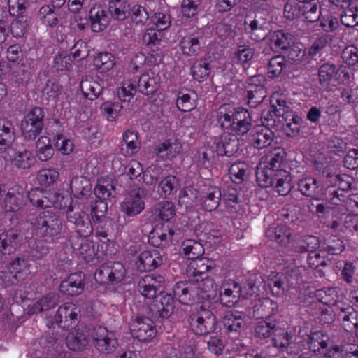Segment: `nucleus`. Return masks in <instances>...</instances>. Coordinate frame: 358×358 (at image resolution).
<instances>
[{
	"instance_id": "1",
	"label": "nucleus",
	"mask_w": 358,
	"mask_h": 358,
	"mask_svg": "<svg viewBox=\"0 0 358 358\" xmlns=\"http://www.w3.org/2000/svg\"><path fill=\"white\" fill-rule=\"evenodd\" d=\"M330 342L327 334L321 331L312 333L309 338V348L315 353L318 352L324 354L327 358H358V346L348 344L341 348L338 346L329 348Z\"/></svg>"
},
{
	"instance_id": "2",
	"label": "nucleus",
	"mask_w": 358,
	"mask_h": 358,
	"mask_svg": "<svg viewBox=\"0 0 358 358\" xmlns=\"http://www.w3.org/2000/svg\"><path fill=\"white\" fill-rule=\"evenodd\" d=\"M284 150L275 148L262 157L257 169V182L260 187H268L273 185V178L281 168L284 160Z\"/></svg>"
},
{
	"instance_id": "3",
	"label": "nucleus",
	"mask_w": 358,
	"mask_h": 358,
	"mask_svg": "<svg viewBox=\"0 0 358 358\" xmlns=\"http://www.w3.org/2000/svg\"><path fill=\"white\" fill-rule=\"evenodd\" d=\"M218 122L224 129L235 135L246 134L251 127L250 115L243 108L226 111L222 107L219 112Z\"/></svg>"
},
{
	"instance_id": "4",
	"label": "nucleus",
	"mask_w": 358,
	"mask_h": 358,
	"mask_svg": "<svg viewBox=\"0 0 358 358\" xmlns=\"http://www.w3.org/2000/svg\"><path fill=\"white\" fill-rule=\"evenodd\" d=\"M126 275V269L120 262H108L99 268L95 273L96 282L103 285H117L122 282Z\"/></svg>"
},
{
	"instance_id": "5",
	"label": "nucleus",
	"mask_w": 358,
	"mask_h": 358,
	"mask_svg": "<svg viewBox=\"0 0 358 358\" xmlns=\"http://www.w3.org/2000/svg\"><path fill=\"white\" fill-rule=\"evenodd\" d=\"M29 261L24 257H17L1 271L0 278L6 285H13L17 281L26 279L29 273Z\"/></svg>"
},
{
	"instance_id": "6",
	"label": "nucleus",
	"mask_w": 358,
	"mask_h": 358,
	"mask_svg": "<svg viewBox=\"0 0 358 358\" xmlns=\"http://www.w3.org/2000/svg\"><path fill=\"white\" fill-rule=\"evenodd\" d=\"M79 313L80 309L76 304L64 303L59 307L53 320H47L46 325L50 328L55 323L62 329H69L78 322Z\"/></svg>"
},
{
	"instance_id": "7",
	"label": "nucleus",
	"mask_w": 358,
	"mask_h": 358,
	"mask_svg": "<svg viewBox=\"0 0 358 358\" xmlns=\"http://www.w3.org/2000/svg\"><path fill=\"white\" fill-rule=\"evenodd\" d=\"M44 112L36 107L32 109L22 120L20 129L24 138L32 140L36 138L43 127Z\"/></svg>"
},
{
	"instance_id": "8",
	"label": "nucleus",
	"mask_w": 358,
	"mask_h": 358,
	"mask_svg": "<svg viewBox=\"0 0 358 358\" xmlns=\"http://www.w3.org/2000/svg\"><path fill=\"white\" fill-rule=\"evenodd\" d=\"M216 318L213 313L201 308L190 316L189 325L192 331L196 335H205L215 329Z\"/></svg>"
},
{
	"instance_id": "9",
	"label": "nucleus",
	"mask_w": 358,
	"mask_h": 358,
	"mask_svg": "<svg viewBox=\"0 0 358 358\" xmlns=\"http://www.w3.org/2000/svg\"><path fill=\"white\" fill-rule=\"evenodd\" d=\"M256 334L261 338L273 336L274 345L278 348H284L289 344V335L285 329L276 328L273 322L261 321L255 329Z\"/></svg>"
},
{
	"instance_id": "10",
	"label": "nucleus",
	"mask_w": 358,
	"mask_h": 358,
	"mask_svg": "<svg viewBox=\"0 0 358 358\" xmlns=\"http://www.w3.org/2000/svg\"><path fill=\"white\" fill-rule=\"evenodd\" d=\"M132 336L140 341H150L156 336V328L154 322L146 317H136L129 324Z\"/></svg>"
},
{
	"instance_id": "11",
	"label": "nucleus",
	"mask_w": 358,
	"mask_h": 358,
	"mask_svg": "<svg viewBox=\"0 0 358 358\" xmlns=\"http://www.w3.org/2000/svg\"><path fill=\"white\" fill-rule=\"evenodd\" d=\"M163 259L156 249L142 251L135 260V265L141 272L150 271L162 264Z\"/></svg>"
},
{
	"instance_id": "12",
	"label": "nucleus",
	"mask_w": 358,
	"mask_h": 358,
	"mask_svg": "<svg viewBox=\"0 0 358 358\" xmlns=\"http://www.w3.org/2000/svg\"><path fill=\"white\" fill-rule=\"evenodd\" d=\"M164 278L160 275L150 274L144 276L138 282L141 295L148 299L155 298L163 287Z\"/></svg>"
},
{
	"instance_id": "13",
	"label": "nucleus",
	"mask_w": 358,
	"mask_h": 358,
	"mask_svg": "<svg viewBox=\"0 0 358 358\" xmlns=\"http://www.w3.org/2000/svg\"><path fill=\"white\" fill-rule=\"evenodd\" d=\"M26 189L23 185H15L10 187L4 199V206L7 211L15 212L24 204Z\"/></svg>"
},
{
	"instance_id": "14",
	"label": "nucleus",
	"mask_w": 358,
	"mask_h": 358,
	"mask_svg": "<svg viewBox=\"0 0 358 358\" xmlns=\"http://www.w3.org/2000/svg\"><path fill=\"white\" fill-rule=\"evenodd\" d=\"M223 326L229 334L241 335L246 329L243 313L231 310L227 312L222 320Z\"/></svg>"
},
{
	"instance_id": "15",
	"label": "nucleus",
	"mask_w": 358,
	"mask_h": 358,
	"mask_svg": "<svg viewBox=\"0 0 358 358\" xmlns=\"http://www.w3.org/2000/svg\"><path fill=\"white\" fill-rule=\"evenodd\" d=\"M241 294V287L238 282L232 280H224L221 286L219 297L220 302L231 307L238 301Z\"/></svg>"
},
{
	"instance_id": "16",
	"label": "nucleus",
	"mask_w": 358,
	"mask_h": 358,
	"mask_svg": "<svg viewBox=\"0 0 358 358\" xmlns=\"http://www.w3.org/2000/svg\"><path fill=\"white\" fill-rule=\"evenodd\" d=\"M174 231L169 224L156 226L149 235V241L155 247H166L173 241Z\"/></svg>"
},
{
	"instance_id": "17",
	"label": "nucleus",
	"mask_w": 358,
	"mask_h": 358,
	"mask_svg": "<svg viewBox=\"0 0 358 358\" xmlns=\"http://www.w3.org/2000/svg\"><path fill=\"white\" fill-rule=\"evenodd\" d=\"M84 279L85 276L82 273H71L61 282L59 290L69 296L78 295L84 289Z\"/></svg>"
},
{
	"instance_id": "18",
	"label": "nucleus",
	"mask_w": 358,
	"mask_h": 358,
	"mask_svg": "<svg viewBox=\"0 0 358 358\" xmlns=\"http://www.w3.org/2000/svg\"><path fill=\"white\" fill-rule=\"evenodd\" d=\"M96 348L101 352H110L117 346V341L112 332L104 327H99L92 335Z\"/></svg>"
},
{
	"instance_id": "19",
	"label": "nucleus",
	"mask_w": 358,
	"mask_h": 358,
	"mask_svg": "<svg viewBox=\"0 0 358 358\" xmlns=\"http://www.w3.org/2000/svg\"><path fill=\"white\" fill-rule=\"evenodd\" d=\"M145 196L143 189H139L134 196L127 198L121 204V210L127 216L132 217L138 215L145 208L143 197Z\"/></svg>"
},
{
	"instance_id": "20",
	"label": "nucleus",
	"mask_w": 358,
	"mask_h": 358,
	"mask_svg": "<svg viewBox=\"0 0 358 358\" xmlns=\"http://www.w3.org/2000/svg\"><path fill=\"white\" fill-rule=\"evenodd\" d=\"M182 150V143L175 138L165 140L155 148V152L158 157L168 159L176 157Z\"/></svg>"
},
{
	"instance_id": "21",
	"label": "nucleus",
	"mask_w": 358,
	"mask_h": 358,
	"mask_svg": "<svg viewBox=\"0 0 358 358\" xmlns=\"http://www.w3.org/2000/svg\"><path fill=\"white\" fill-rule=\"evenodd\" d=\"M173 292L178 301L185 305L191 304L196 297H199L196 284L193 282H180L175 286Z\"/></svg>"
},
{
	"instance_id": "22",
	"label": "nucleus",
	"mask_w": 358,
	"mask_h": 358,
	"mask_svg": "<svg viewBox=\"0 0 358 358\" xmlns=\"http://www.w3.org/2000/svg\"><path fill=\"white\" fill-rule=\"evenodd\" d=\"M215 268V263L209 259H196L192 260L188 265L187 273L189 277H192L195 282H199V278L206 276V273Z\"/></svg>"
},
{
	"instance_id": "23",
	"label": "nucleus",
	"mask_w": 358,
	"mask_h": 358,
	"mask_svg": "<svg viewBox=\"0 0 358 358\" xmlns=\"http://www.w3.org/2000/svg\"><path fill=\"white\" fill-rule=\"evenodd\" d=\"M29 197L34 206L41 208H48L54 206L59 198L54 192H48L43 193L38 189H32L29 193Z\"/></svg>"
},
{
	"instance_id": "24",
	"label": "nucleus",
	"mask_w": 358,
	"mask_h": 358,
	"mask_svg": "<svg viewBox=\"0 0 358 358\" xmlns=\"http://www.w3.org/2000/svg\"><path fill=\"white\" fill-rule=\"evenodd\" d=\"M73 210L72 206L69 205L66 210V217L69 222L75 224L76 231L80 236L87 237L90 236L93 231L90 221L85 217L84 214L72 215Z\"/></svg>"
},
{
	"instance_id": "25",
	"label": "nucleus",
	"mask_w": 358,
	"mask_h": 358,
	"mask_svg": "<svg viewBox=\"0 0 358 358\" xmlns=\"http://www.w3.org/2000/svg\"><path fill=\"white\" fill-rule=\"evenodd\" d=\"M35 225L38 233L43 236L56 237L62 230V222L57 217H51L48 220L41 217Z\"/></svg>"
},
{
	"instance_id": "26",
	"label": "nucleus",
	"mask_w": 358,
	"mask_h": 358,
	"mask_svg": "<svg viewBox=\"0 0 358 358\" xmlns=\"http://www.w3.org/2000/svg\"><path fill=\"white\" fill-rule=\"evenodd\" d=\"M90 20L92 29L94 32L104 30L109 24V17L106 11L101 6H93L90 11Z\"/></svg>"
},
{
	"instance_id": "27",
	"label": "nucleus",
	"mask_w": 358,
	"mask_h": 358,
	"mask_svg": "<svg viewBox=\"0 0 358 358\" xmlns=\"http://www.w3.org/2000/svg\"><path fill=\"white\" fill-rule=\"evenodd\" d=\"M330 197L327 196V199L331 203L340 206L341 202L345 203L347 211L351 214L358 215V194L350 195L348 198L345 199L342 194L339 195L337 192L333 190L329 191Z\"/></svg>"
},
{
	"instance_id": "28",
	"label": "nucleus",
	"mask_w": 358,
	"mask_h": 358,
	"mask_svg": "<svg viewBox=\"0 0 358 358\" xmlns=\"http://www.w3.org/2000/svg\"><path fill=\"white\" fill-rule=\"evenodd\" d=\"M203 196L199 199L208 211L217 208L220 203L221 192L216 186L209 185L202 190Z\"/></svg>"
},
{
	"instance_id": "29",
	"label": "nucleus",
	"mask_w": 358,
	"mask_h": 358,
	"mask_svg": "<svg viewBox=\"0 0 358 358\" xmlns=\"http://www.w3.org/2000/svg\"><path fill=\"white\" fill-rule=\"evenodd\" d=\"M323 175L326 178V183L329 184L332 187H337L338 189L341 191H348L351 189L353 179L346 174H336L329 171V170H324Z\"/></svg>"
},
{
	"instance_id": "30",
	"label": "nucleus",
	"mask_w": 358,
	"mask_h": 358,
	"mask_svg": "<svg viewBox=\"0 0 358 358\" xmlns=\"http://www.w3.org/2000/svg\"><path fill=\"white\" fill-rule=\"evenodd\" d=\"M196 94L188 89L180 90L177 96L176 107L182 112H189L197 106Z\"/></svg>"
},
{
	"instance_id": "31",
	"label": "nucleus",
	"mask_w": 358,
	"mask_h": 358,
	"mask_svg": "<svg viewBox=\"0 0 358 358\" xmlns=\"http://www.w3.org/2000/svg\"><path fill=\"white\" fill-rule=\"evenodd\" d=\"M273 136V132L269 128L257 126L255 128L251 141L255 148L262 149L271 145Z\"/></svg>"
},
{
	"instance_id": "32",
	"label": "nucleus",
	"mask_w": 358,
	"mask_h": 358,
	"mask_svg": "<svg viewBox=\"0 0 358 358\" xmlns=\"http://www.w3.org/2000/svg\"><path fill=\"white\" fill-rule=\"evenodd\" d=\"M159 81L160 77L152 71L143 73L138 79V90L144 94H152L157 90Z\"/></svg>"
},
{
	"instance_id": "33",
	"label": "nucleus",
	"mask_w": 358,
	"mask_h": 358,
	"mask_svg": "<svg viewBox=\"0 0 358 358\" xmlns=\"http://www.w3.org/2000/svg\"><path fill=\"white\" fill-rule=\"evenodd\" d=\"M19 245V234L14 230H8L0 235V252L10 255L16 250Z\"/></svg>"
},
{
	"instance_id": "34",
	"label": "nucleus",
	"mask_w": 358,
	"mask_h": 358,
	"mask_svg": "<svg viewBox=\"0 0 358 358\" xmlns=\"http://www.w3.org/2000/svg\"><path fill=\"white\" fill-rule=\"evenodd\" d=\"M3 158L6 162L12 161L13 164L20 169H29L36 163L32 152L26 149L17 152L13 159H9L7 155H5Z\"/></svg>"
},
{
	"instance_id": "35",
	"label": "nucleus",
	"mask_w": 358,
	"mask_h": 358,
	"mask_svg": "<svg viewBox=\"0 0 358 358\" xmlns=\"http://www.w3.org/2000/svg\"><path fill=\"white\" fill-rule=\"evenodd\" d=\"M109 12L115 20L123 21L130 16V5L128 0H110Z\"/></svg>"
},
{
	"instance_id": "36",
	"label": "nucleus",
	"mask_w": 358,
	"mask_h": 358,
	"mask_svg": "<svg viewBox=\"0 0 358 358\" xmlns=\"http://www.w3.org/2000/svg\"><path fill=\"white\" fill-rule=\"evenodd\" d=\"M15 138L13 124L6 120H0V150L9 148Z\"/></svg>"
},
{
	"instance_id": "37",
	"label": "nucleus",
	"mask_w": 358,
	"mask_h": 358,
	"mask_svg": "<svg viewBox=\"0 0 358 358\" xmlns=\"http://www.w3.org/2000/svg\"><path fill=\"white\" fill-rule=\"evenodd\" d=\"M140 147V143L136 132L127 130L123 134L121 145V152L124 156H131L136 153Z\"/></svg>"
},
{
	"instance_id": "38",
	"label": "nucleus",
	"mask_w": 358,
	"mask_h": 358,
	"mask_svg": "<svg viewBox=\"0 0 358 358\" xmlns=\"http://www.w3.org/2000/svg\"><path fill=\"white\" fill-rule=\"evenodd\" d=\"M272 112L277 117H285L293 113L290 104L278 93H273L271 97Z\"/></svg>"
},
{
	"instance_id": "39",
	"label": "nucleus",
	"mask_w": 358,
	"mask_h": 358,
	"mask_svg": "<svg viewBox=\"0 0 358 358\" xmlns=\"http://www.w3.org/2000/svg\"><path fill=\"white\" fill-rule=\"evenodd\" d=\"M269 41L271 48L275 51H280L289 47L292 42V36L282 31H276L271 34Z\"/></svg>"
},
{
	"instance_id": "40",
	"label": "nucleus",
	"mask_w": 358,
	"mask_h": 358,
	"mask_svg": "<svg viewBox=\"0 0 358 358\" xmlns=\"http://www.w3.org/2000/svg\"><path fill=\"white\" fill-rule=\"evenodd\" d=\"M123 106L117 101H107L103 102L101 107V113L110 122L116 121L122 115Z\"/></svg>"
},
{
	"instance_id": "41",
	"label": "nucleus",
	"mask_w": 358,
	"mask_h": 358,
	"mask_svg": "<svg viewBox=\"0 0 358 358\" xmlns=\"http://www.w3.org/2000/svg\"><path fill=\"white\" fill-rule=\"evenodd\" d=\"M54 155V149L50 139L47 136H41L36 143V155L41 162L50 160Z\"/></svg>"
},
{
	"instance_id": "42",
	"label": "nucleus",
	"mask_w": 358,
	"mask_h": 358,
	"mask_svg": "<svg viewBox=\"0 0 358 358\" xmlns=\"http://www.w3.org/2000/svg\"><path fill=\"white\" fill-rule=\"evenodd\" d=\"M255 55V50L247 45H239L231 57L233 64L245 66L249 64Z\"/></svg>"
},
{
	"instance_id": "43",
	"label": "nucleus",
	"mask_w": 358,
	"mask_h": 358,
	"mask_svg": "<svg viewBox=\"0 0 358 358\" xmlns=\"http://www.w3.org/2000/svg\"><path fill=\"white\" fill-rule=\"evenodd\" d=\"M258 80V77H252L250 80V85L248 87L247 90L248 104L252 107H255L258 103H261L266 96V92L263 86H253V84Z\"/></svg>"
},
{
	"instance_id": "44",
	"label": "nucleus",
	"mask_w": 358,
	"mask_h": 358,
	"mask_svg": "<svg viewBox=\"0 0 358 358\" xmlns=\"http://www.w3.org/2000/svg\"><path fill=\"white\" fill-rule=\"evenodd\" d=\"M94 64L100 73H106L115 65V57L110 52H101L94 58Z\"/></svg>"
},
{
	"instance_id": "45",
	"label": "nucleus",
	"mask_w": 358,
	"mask_h": 358,
	"mask_svg": "<svg viewBox=\"0 0 358 358\" xmlns=\"http://www.w3.org/2000/svg\"><path fill=\"white\" fill-rule=\"evenodd\" d=\"M276 180L275 188L276 192L282 196L287 195L292 189V178L287 171H278L274 176L273 181Z\"/></svg>"
},
{
	"instance_id": "46",
	"label": "nucleus",
	"mask_w": 358,
	"mask_h": 358,
	"mask_svg": "<svg viewBox=\"0 0 358 358\" xmlns=\"http://www.w3.org/2000/svg\"><path fill=\"white\" fill-rule=\"evenodd\" d=\"M299 189L305 196L316 197L320 196L321 188L317 180L313 177L302 178L299 182Z\"/></svg>"
},
{
	"instance_id": "47",
	"label": "nucleus",
	"mask_w": 358,
	"mask_h": 358,
	"mask_svg": "<svg viewBox=\"0 0 358 358\" xmlns=\"http://www.w3.org/2000/svg\"><path fill=\"white\" fill-rule=\"evenodd\" d=\"M80 89L86 98L94 100L102 92L103 87L98 82L91 78H85L80 82Z\"/></svg>"
},
{
	"instance_id": "48",
	"label": "nucleus",
	"mask_w": 358,
	"mask_h": 358,
	"mask_svg": "<svg viewBox=\"0 0 358 358\" xmlns=\"http://www.w3.org/2000/svg\"><path fill=\"white\" fill-rule=\"evenodd\" d=\"M59 172L55 169H43L38 172L37 181L41 188L52 186L58 180Z\"/></svg>"
},
{
	"instance_id": "49",
	"label": "nucleus",
	"mask_w": 358,
	"mask_h": 358,
	"mask_svg": "<svg viewBox=\"0 0 358 358\" xmlns=\"http://www.w3.org/2000/svg\"><path fill=\"white\" fill-rule=\"evenodd\" d=\"M87 343V336L84 331L69 332L66 336V345L71 350H81Z\"/></svg>"
},
{
	"instance_id": "50",
	"label": "nucleus",
	"mask_w": 358,
	"mask_h": 358,
	"mask_svg": "<svg viewBox=\"0 0 358 358\" xmlns=\"http://www.w3.org/2000/svg\"><path fill=\"white\" fill-rule=\"evenodd\" d=\"M245 31L250 38L255 41H259L264 39L266 32L262 24L255 18L250 21H245Z\"/></svg>"
},
{
	"instance_id": "51",
	"label": "nucleus",
	"mask_w": 358,
	"mask_h": 358,
	"mask_svg": "<svg viewBox=\"0 0 358 358\" xmlns=\"http://www.w3.org/2000/svg\"><path fill=\"white\" fill-rule=\"evenodd\" d=\"M291 233L287 227L284 224H280L275 228H270L266 231V236L281 245H285L289 243Z\"/></svg>"
},
{
	"instance_id": "52",
	"label": "nucleus",
	"mask_w": 358,
	"mask_h": 358,
	"mask_svg": "<svg viewBox=\"0 0 358 358\" xmlns=\"http://www.w3.org/2000/svg\"><path fill=\"white\" fill-rule=\"evenodd\" d=\"M182 248L184 255L188 259L192 260L198 259L204 252L202 244L192 239L185 241L182 243Z\"/></svg>"
},
{
	"instance_id": "53",
	"label": "nucleus",
	"mask_w": 358,
	"mask_h": 358,
	"mask_svg": "<svg viewBox=\"0 0 358 358\" xmlns=\"http://www.w3.org/2000/svg\"><path fill=\"white\" fill-rule=\"evenodd\" d=\"M183 54L191 56L196 55L201 49V44L197 37L193 35L184 36L180 43Z\"/></svg>"
},
{
	"instance_id": "54",
	"label": "nucleus",
	"mask_w": 358,
	"mask_h": 358,
	"mask_svg": "<svg viewBox=\"0 0 358 358\" xmlns=\"http://www.w3.org/2000/svg\"><path fill=\"white\" fill-rule=\"evenodd\" d=\"M154 214L161 220L169 222L176 215L175 206L172 202L163 201L155 208Z\"/></svg>"
},
{
	"instance_id": "55",
	"label": "nucleus",
	"mask_w": 358,
	"mask_h": 358,
	"mask_svg": "<svg viewBox=\"0 0 358 358\" xmlns=\"http://www.w3.org/2000/svg\"><path fill=\"white\" fill-rule=\"evenodd\" d=\"M249 172V165L243 162L233 164L229 169L231 180L236 184L242 183Z\"/></svg>"
},
{
	"instance_id": "56",
	"label": "nucleus",
	"mask_w": 358,
	"mask_h": 358,
	"mask_svg": "<svg viewBox=\"0 0 358 358\" xmlns=\"http://www.w3.org/2000/svg\"><path fill=\"white\" fill-rule=\"evenodd\" d=\"M285 277L283 274L272 272L268 277V286L272 292V294L276 296H281L285 292Z\"/></svg>"
},
{
	"instance_id": "57",
	"label": "nucleus",
	"mask_w": 358,
	"mask_h": 358,
	"mask_svg": "<svg viewBox=\"0 0 358 358\" xmlns=\"http://www.w3.org/2000/svg\"><path fill=\"white\" fill-rule=\"evenodd\" d=\"M345 249L343 241L335 236L329 237L322 242V253L329 255H338Z\"/></svg>"
},
{
	"instance_id": "58",
	"label": "nucleus",
	"mask_w": 358,
	"mask_h": 358,
	"mask_svg": "<svg viewBox=\"0 0 358 358\" xmlns=\"http://www.w3.org/2000/svg\"><path fill=\"white\" fill-rule=\"evenodd\" d=\"M285 120L284 130L289 137L296 136L300 131L301 118L294 113L283 117Z\"/></svg>"
},
{
	"instance_id": "59",
	"label": "nucleus",
	"mask_w": 358,
	"mask_h": 358,
	"mask_svg": "<svg viewBox=\"0 0 358 358\" xmlns=\"http://www.w3.org/2000/svg\"><path fill=\"white\" fill-rule=\"evenodd\" d=\"M155 306L159 315L161 317L167 318L171 316L173 312L174 299L170 294H164L161 296L160 301Z\"/></svg>"
},
{
	"instance_id": "60",
	"label": "nucleus",
	"mask_w": 358,
	"mask_h": 358,
	"mask_svg": "<svg viewBox=\"0 0 358 358\" xmlns=\"http://www.w3.org/2000/svg\"><path fill=\"white\" fill-rule=\"evenodd\" d=\"M210 74V65L206 60H199L192 67V75L196 80L203 82L207 80Z\"/></svg>"
},
{
	"instance_id": "61",
	"label": "nucleus",
	"mask_w": 358,
	"mask_h": 358,
	"mask_svg": "<svg viewBox=\"0 0 358 358\" xmlns=\"http://www.w3.org/2000/svg\"><path fill=\"white\" fill-rule=\"evenodd\" d=\"M43 94L48 99H52L57 104L59 99L63 100L65 95L62 93L60 85L57 82L48 81L43 89Z\"/></svg>"
},
{
	"instance_id": "62",
	"label": "nucleus",
	"mask_w": 358,
	"mask_h": 358,
	"mask_svg": "<svg viewBox=\"0 0 358 358\" xmlns=\"http://www.w3.org/2000/svg\"><path fill=\"white\" fill-rule=\"evenodd\" d=\"M178 185V180L175 176H169L159 184L157 192L162 198L170 196Z\"/></svg>"
},
{
	"instance_id": "63",
	"label": "nucleus",
	"mask_w": 358,
	"mask_h": 358,
	"mask_svg": "<svg viewBox=\"0 0 358 358\" xmlns=\"http://www.w3.org/2000/svg\"><path fill=\"white\" fill-rule=\"evenodd\" d=\"M196 201H199L198 192L194 187H187L180 191L178 199L180 205L189 208Z\"/></svg>"
},
{
	"instance_id": "64",
	"label": "nucleus",
	"mask_w": 358,
	"mask_h": 358,
	"mask_svg": "<svg viewBox=\"0 0 358 358\" xmlns=\"http://www.w3.org/2000/svg\"><path fill=\"white\" fill-rule=\"evenodd\" d=\"M341 23L348 27H353L358 24V6L351 5L345 8L343 14L341 15Z\"/></svg>"
}]
</instances>
